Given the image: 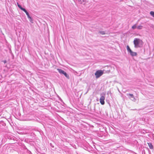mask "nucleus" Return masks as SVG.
Here are the masks:
<instances>
[{
    "label": "nucleus",
    "mask_w": 154,
    "mask_h": 154,
    "mask_svg": "<svg viewBox=\"0 0 154 154\" xmlns=\"http://www.w3.org/2000/svg\"><path fill=\"white\" fill-rule=\"evenodd\" d=\"M105 94L103 95L101 94V97L100 99V103L102 105H104L105 103L104 100L105 99Z\"/></svg>",
    "instance_id": "5"
},
{
    "label": "nucleus",
    "mask_w": 154,
    "mask_h": 154,
    "mask_svg": "<svg viewBox=\"0 0 154 154\" xmlns=\"http://www.w3.org/2000/svg\"><path fill=\"white\" fill-rule=\"evenodd\" d=\"M3 62L4 63H6V60H5L3 61Z\"/></svg>",
    "instance_id": "16"
},
{
    "label": "nucleus",
    "mask_w": 154,
    "mask_h": 154,
    "mask_svg": "<svg viewBox=\"0 0 154 154\" xmlns=\"http://www.w3.org/2000/svg\"><path fill=\"white\" fill-rule=\"evenodd\" d=\"M17 5H18V6H19L20 5H19V3H17Z\"/></svg>",
    "instance_id": "17"
},
{
    "label": "nucleus",
    "mask_w": 154,
    "mask_h": 154,
    "mask_svg": "<svg viewBox=\"0 0 154 154\" xmlns=\"http://www.w3.org/2000/svg\"><path fill=\"white\" fill-rule=\"evenodd\" d=\"M150 149H152L153 148V146L151 143H147Z\"/></svg>",
    "instance_id": "8"
},
{
    "label": "nucleus",
    "mask_w": 154,
    "mask_h": 154,
    "mask_svg": "<svg viewBox=\"0 0 154 154\" xmlns=\"http://www.w3.org/2000/svg\"><path fill=\"white\" fill-rule=\"evenodd\" d=\"M29 21L31 23H33V20L32 18L30 16L28 18Z\"/></svg>",
    "instance_id": "9"
},
{
    "label": "nucleus",
    "mask_w": 154,
    "mask_h": 154,
    "mask_svg": "<svg viewBox=\"0 0 154 154\" xmlns=\"http://www.w3.org/2000/svg\"><path fill=\"white\" fill-rule=\"evenodd\" d=\"M63 75H65V76L67 78L69 79V76L66 73V72H65Z\"/></svg>",
    "instance_id": "10"
},
{
    "label": "nucleus",
    "mask_w": 154,
    "mask_h": 154,
    "mask_svg": "<svg viewBox=\"0 0 154 154\" xmlns=\"http://www.w3.org/2000/svg\"><path fill=\"white\" fill-rule=\"evenodd\" d=\"M133 42L135 48H140L143 44L142 41L138 38H135Z\"/></svg>",
    "instance_id": "1"
},
{
    "label": "nucleus",
    "mask_w": 154,
    "mask_h": 154,
    "mask_svg": "<svg viewBox=\"0 0 154 154\" xmlns=\"http://www.w3.org/2000/svg\"><path fill=\"white\" fill-rule=\"evenodd\" d=\"M150 15L154 17V12L152 11H151L150 12Z\"/></svg>",
    "instance_id": "12"
},
{
    "label": "nucleus",
    "mask_w": 154,
    "mask_h": 154,
    "mask_svg": "<svg viewBox=\"0 0 154 154\" xmlns=\"http://www.w3.org/2000/svg\"><path fill=\"white\" fill-rule=\"evenodd\" d=\"M18 7L22 10L23 11H24L26 14L28 13V12L24 8H22L21 5L18 6Z\"/></svg>",
    "instance_id": "7"
},
{
    "label": "nucleus",
    "mask_w": 154,
    "mask_h": 154,
    "mask_svg": "<svg viewBox=\"0 0 154 154\" xmlns=\"http://www.w3.org/2000/svg\"><path fill=\"white\" fill-rule=\"evenodd\" d=\"M26 15H27V17H28H28H30V15H29V13H28H28H26Z\"/></svg>",
    "instance_id": "15"
},
{
    "label": "nucleus",
    "mask_w": 154,
    "mask_h": 154,
    "mask_svg": "<svg viewBox=\"0 0 154 154\" xmlns=\"http://www.w3.org/2000/svg\"><path fill=\"white\" fill-rule=\"evenodd\" d=\"M100 33L102 35H104L106 34L105 32L104 31H100Z\"/></svg>",
    "instance_id": "14"
},
{
    "label": "nucleus",
    "mask_w": 154,
    "mask_h": 154,
    "mask_svg": "<svg viewBox=\"0 0 154 154\" xmlns=\"http://www.w3.org/2000/svg\"><path fill=\"white\" fill-rule=\"evenodd\" d=\"M126 95L132 101L135 102L136 99L135 98L134 95L128 93L126 94Z\"/></svg>",
    "instance_id": "4"
},
{
    "label": "nucleus",
    "mask_w": 154,
    "mask_h": 154,
    "mask_svg": "<svg viewBox=\"0 0 154 154\" xmlns=\"http://www.w3.org/2000/svg\"><path fill=\"white\" fill-rule=\"evenodd\" d=\"M57 70L59 72L60 74H63L65 72L63 70L57 68Z\"/></svg>",
    "instance_id": "6"
},
{
    "label": "nucleus",
    "mask_w": 154,
    "mask_h": 154,
    "mask_svg": "<svg viewBox=\"0 0 154 154\" xmlns=\"http://www.w3.org/2000/svg\"><path fill=\"white\" fill-rule=\"evenodd\" d=\"M136 28H137L136 24H135L133 26H132V28L133 29H135Z\"/></svg>",
    "instance_id": "13"
},
{
    "label": "nucleus",
    "mask_w": 154,
    "mask_h": 154,
    "mask_svg": "<svg viewBox=\"0 0 154 154\" xmlns=\"http://www.w3.org/2000/svg\"><path fill=\"white\" fill-rule=\"evenodd\" d=\"M127 51L132 56H137V54L136 52L133 51L130 48L128 45H127Z\"/></svg>",
    "instance_id": "2"
},
{
    "label": "nucleus",
    "mask_w": 154,
    "mask_h": 154,
    "mask_svg": "<svg viewBox=\"0 0 154 154\" xmlns=\"http://www.w3.org/2000/svg\"><path fill=\"white\" fill-rule=\"evenodd\" d=\"M103 72L101 70H98L95 73V75L96 78L97 79L100 77L103 74Z\"/></svg>",
    "instance_id": "3"
},
{
    "label": "nucleus",
    "mask_w": 154,
    "mask_h": 154,
    "mask_svg": "<svg viewBox=\"0 0 154 154\" xmlns=\"http://www.w3.org/2000/svg\"><path fill=\"white\" fill-rule=\"evenodd\" d=\"M143 26H142L140 25L137 27V29H141Z\"/></svg>",
    "instance_id": "11"
}]
</instances>
